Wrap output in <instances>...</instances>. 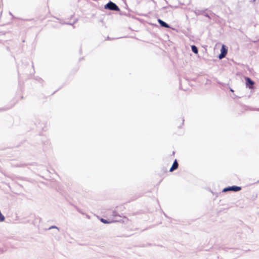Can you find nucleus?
Segmentation results:
<instances>
[{
	"instance_id": "nucleus-1",
	"label": "nucleus",
	"mask_w": 259,
	"mask_h": 259,
	"mask_svg": "<svg viewBox=\"0 0 259 259\" xmlns=\"http://www.w3.org/2000/svg\"><path fill=\"white\" fill-rule=\"evenodd\" d=\"M105 9H109L111 10H114V11H119V9L118 7V6L113 3V2H110L108 3L107 5L105 6Z\"/></svg>"
},
{
	"instance_id": "nucleus-2",
	"label": "nucleus",
	"mask_w": 259,
	"mask_h": 259,
	"mask_svg": "<svg viewBox=\"0 0 259 259\" xmlns=\"http://www.w3.org/2000/svg\"><path fill=\"white\" fill-rule=\"evenodd\" d=\"M244 79L246 81V87L250 89H253L254 88L253 85L254 84V82L251 80L248 77H245Z\"/></svg>"
},
{
	"instance_id": "nucleus-3",
	"label": "nucleus",
	"mask_w": 259,
	"mask_h": 259,
	"mask_svg": "<svg viewBox=\"0 0 259 259\" xmlns=\"http://www.w3.org/2000/svg\"><path fill=\"white\" fill-rule=\"evenodd\" d=\"M241 190V187L234 186L232 187H229L224 189L223 190V192H227V191H229L237 192V191H239Z\"/></svg>"
},
{
	"instance_id": "nucleus-4",
	"label": "nucleus",
	"mask_w": 259,
	"mask_h": 259,
	"mask_svg": "<svg viewBox=\"0 0 259 259\" xmlns=\"http://www.w3.org/2000/svg\"><path fill=\"white\" fill-rule=\"evenodd\" d=\"M221 51V53L219 55V58L221 59L226 56L228 52L227 49L226 48L225 45H222Z\"/></svg>"
},
{
	"instance_id": "nucleus-5",
	"label": "nucleus",
	"mask_w": 259,
	"mask_h": 259,
	"mask_svg": "<svg viewBox=\"0 0 259 259\" xmlns=\"http://www.w3.org/2000/svg\"><path fill=\"white\" fill-rule=\"evenodd\" d=\"M178 167V163L177 160H175L173 163V164L171 168H170V171H172L174 170L177 169Z\"/></svg>"
},
{
	"instance_id": "nucleus-6",
	"label": "nucleus",
	"mask_w": 259,
	"mask_h": 259,
	"mask_svg": "<svg viewBox=\"0 0 259 259\" xmlns=\"http://www.w3.org/2000/svg\"><path fill=\"white\" fill-rule=\"evenodd\" d=\"M158 22L160 24V25L161 26H162V27H165V28H169V26L167 23H166L165 22H164V21H163L161 19H158Z\"/></svg>"
},
{
	"instance_id": "nucleus-7",
	"label": "nucleus",
	"mask_w": 259,
	"mask_h": 259,
	"mask_svg": "<svg viewBox=\"0 0 259 259\" xmlns=\"http://www.w3.org/2000/svg\"><path fill=\"white\" fill-rule=\"evenodd\" d=\"M100 221L104 224H110L116 222L115 220H107L103 218H101Z\"/></svg>"
},
{
	"instance_id": "nucleus-8",
	"label": "nucleus",
	"mask_w": 259,
	"mask_h": 259,
	"mask_svg": "<svg viewBox=\"0 0 259 259\" xmlns=\"http://www.w3.org/2000/svg\"><path fill=\"white\" fill-rule=\"evenodd\" d=\"M192 51L195 53V54H197L198 53V49L197 48V47L195 46H192Z\"/></svg>"
},
{
	"instance_id": "nucleus-9",
	"label": "nucleus",
	"mask_w": 259,
	"mask_h": 259,
	"mask_svg": "<svg viewBox=\"0 0 259 259\" xmlns=\"http://www.w3.org/2000/svg\"><path fill=\"white\" fill-rule=\"evenodd\" d=\"M113 216H115H115H119V217H120L119 215H118V214H117V213H116L115 211L113 212Z\"/></svg>"
}]
</instances>
